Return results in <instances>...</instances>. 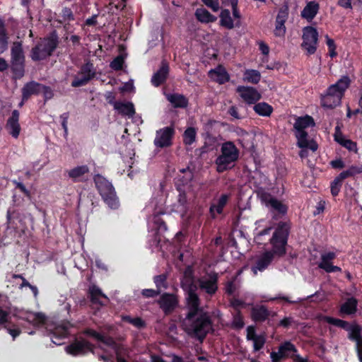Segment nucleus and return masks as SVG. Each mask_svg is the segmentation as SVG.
Masks as SVG:
<instances>
[{
	"instance_id": "1",
	"label": "nucleus",
	"mask_w": 362,
	"mask_h": 362,
	"mask_svg": "<svg viewBox=\"0 0 362 362\" xmlns=\"http://www.w3.org/2000/svg\"><path fill=\"white\" fill-rule=\"evenodd\" d=\"M239 156L240 150L233 141L223 142L221 146L220 154L214 161L216 172L223 173L233 169Z\"/></svg>"
},
{
	"instance_id": "2",
	"label": "nucleus",
	"mask_w": 362,
	"mask_h": 362,
	"mask_svg": "<svg viewBox=\"0 0 362 362\" xmlns=\"http://www.w3.org/2000/svg\"><path fill=\"white\" fill-rule=\"evenodd\" d=\"M187 321L189 322L186 329L187 334L201 342L203 341L212 327V320L209 313L202 311L194 318Z\"/></svg>"
},
{
	"instance_id": "3",
	"label": "nucleus",
	"mask_w": 362,
	"mask_h": 362,
	"mask_svg": "<svg viewBox=\"0 0 362 362\" xmlns=\"http://www.w3.org/2000/svg\"><path fill=\"white\" fill-rule=\"evenodd\" d=\"M289 233L290 226L288 223L282 221L278 223L277 227L270 239L272 250H267L272 253L274 258L275 256L280 258L286 255V246L287 245Z\"/></svg>"
},
{
	"instance_id": "4",
	"label": "nucleus",
	"mask_w": 362,
	"mask_h": 362,
	"mask_svg": "<svg viewBox=\"0 0 362 362\" xmlns=\"http://www.w3.org/2000/svg\"><path fill=\"white\" fill-rule=\"evenodd\" d=\"M59 43V37L57 31L54 30L32 48L30 51L32 60L39 62L52 56Z\"/></svg>"
},
{
	"instance_id": "5",
	"label": "nucleus",
	"mask_w": 362,
	"mask_h": 362,
	"mask_svg": "<svg viewBox=\"0 0 362 362\" xmlns=\"http://www.w3.org/2000/svg\"><path fill=\"white\" fill-rule=\"evenodd\" d=\"M93 181L104 202L110 209H117L119 206V200L112 184L100 174L94 175Z\"/></svg>"
},
{
	"instance_id": "6",
	"label": "nucleus",
	"mask_w": 362,
	"mask_h": 362,
	"mask_svg": "<svg viewBox=\"0 0 362 362\" xmlns=\"http://www.w3.org/2000/svg\"><path fill=\"white\" fill-rule=\"evenodd\" d=\"M218 274L214 271L206 272L197 280L200 292L209 297H213L218 289Z\"/></svg>"
},
{
	"instance_id": "7",
	"label": "nucleus",
	"mask_w": 362,
	"mask_h": 362,
	"mask_svg": "<svg viewBox=\"0 0 362 362\" xmlns=\"http://www.w3.org/2000/svg\"><path fill=\"white\" fill-rule=\"evenodd\" d=\"M155 302L166 316L173 314L180 304L178 296L173 293L168 292L161 293Z\"/></svg>"
},
{
	"instance_id": "8",
	"label": "nucleus",
	"mask_w": 362,
	"mask_h": 362,
	"mask_svg": "<svg viewBox=\"0 0 362 362\" xmlns=\"http://www.w3.org/2000/svg\"><path fill=\"white\" fill-rule=\"evenodd\" d=\"M175 129L173 125L160 128L156 132L153 144L156 148H165L170 147L173 144Z\"/></svg>"
},
{
	"instance_id": "9",
	"label": "nucleus",
	"mask_w": 362,
	"mask_h": 362,
	"mask_svg": "<svg viewBox=\"0 0 362 362\" xmlns=\"http://www.w3.org/2000/svg\"><path fill=\"white\" fill-rule=\"evenodd\" d=\"M82 77L75 76L71 81V86L74 88L81 87L89 83L96 76V70L93 64L90 61H86L80 68L78 73Z\"/></svg>"
},
{
	"instance_id": "10",
	"label": "nucleus",
	"mask_w": 362,
	"mask_h": 362,
	"mask_svg": "<svg viewBox=\"0 0 362 362\" xmlns=\"http://www.w3.org/2000/svg\"><path fill=\"white\" fill-rule=\"evenodd\" d=\"M318 32L313 26H306L303 30L301 47L307 51L308 55L315 53L318 42Z\"/></svg>"
},
{
	"instance_id": "11",
	"label": "nucleus",
	"mask_w": 362,
	"mask_h": 362,
	"mask_svg": "<svg viewBox=\"0 0 362 362\" xmlns=\"http://www.w3.org/2000/svg\"><path fill=\"white\" fill-rule=\"evenodd\" d=\"M315 123L313 117L305 115L303 117H297L293 124V129L296 131L295 136L298 139H301V146H305V138L308 137V132L305 129L315 126Z\"/></svg>"
},
{
	"instance_id": "12",
	"label": "nucleus",
	"mask_w": 362,
	"mask_h": 362,
	"mask_svg": "<svg viewBox=\"0 0 362 362\" xmlns=\"http://www.w3.org/2000/svg\"><path fill=\"white\" fill-rule=\"evenodd\" d=\"M67 354L73 356H83L89 351H93V345L83 338L75 339L70 344L66 346Z\"/></svg>"
},
{
	"instance_id": "13",
	"label": "nucleus",
	"mask_w": 362,
	"mask_h": 362,
	"mask_svg": "<svg viewBox=\"0 0 362 362\" xmlns=\"http://www.w3.org/2000/svg\"><path fill=\"white\" fill-rule=\"evenodd\" d=\"M69 328L70 323L69 322H64L59 325H54L52 328H48L47 331L49 332L52 343L56 345H61L63 344L62 340L66 338L69 335Z\"/></svg>"
},
{
	"instance_id": "14",
	"label": "nucleus",
	"mask_w": 362,
	"mask_h": 362,
	"mask_svg": "<svg viewBox=\"0 0 362 362\" xmlns=\"http://www.w3.org/2000/svg\"><path fill=\"white\" fill-rule=\"evenodd\" d=\"M185 300L188 310L185 317L187 320H192L199 313L204 311V308L200 306L201 300L198 294L191 293L189 296H186Z\"/></svg>"
},
{
	"instance_id": "15",
	"label": "nucleus",
	"mask_w": 362,
	"mask_h": 362,
	"mask_svg": "<svg viewBox=\"0 0 362 362\" xmlns=\"http://www.w3.org/2000/svg\"><path fill=\"white\" fill-rule=\"evenodd\" d=\"M262 201L267 206L271 208L272 211L279 215L284 216L288 211V206L281 201L274 197L268 192H264L261 195Z\"/></svg>"
},
{
	"instance_id": "16",
	"label": "nucleus",
	"mask_w": 362,
	"mask_h": 362,
	"mask_svg": "<svg viewBox=\"0 0 362 362\" xmlns=\"http://www.w3.org/2000/svg\"><path fill=\"white\" fill-rule=\"evenodd\" d=\"M236 91L247 105H255L262 98L258 90L252 86H239Z\"/></svg>"
},
{
	"instance_id": "17",
	"label": "nucleus",
	"mask_w": 362,
	"mask_h": 362,
	"mask_svg": "<svg viewBox=\"0 0 362 362\" xmlns=\"http://www.w3.org/2000/svg\"><path fill=\"white\" fill-rule=\"evenodd\" d=\"M170 67L167 62L163 60L158 70L151 77V84L155 87H159L167 81L169 75Z\"/></svg>"
},
{
	"instance_id": "18",
	"label": "nucleus",
	"mask_w": 362,
	"mask_h": 362,
	"mask_svg": "<svg viewBox=\"0 0 362 362\" xmlns=\"http://www.w3.org/2000/svg\"><path fill=\"white\" fill-rule=\"evenodd\" d=\"M90 169L87 165H78L69 170L68 176L74 182H86L88 180V175Z\"/></svg>"
},
{
	"instance_id": "19",
	"label": "nucleus",
	"mask_w": 362,
	"mask_h": 362,
	"mask_svg": "<svg viewBox=\"0 0 362 362\" xmlns=\"http://www.w3.org/2000/svg\"><path fill=\"white\" fill-rule=\"evenodd\" d=\"M342 98L334 93H330L327 88L325 93L320 96V104L322 107L332 110L341 105Z\"/></svg>"
},
{
	"instance_id": "20",
	"label": "nucleus",
	"mask_w": 362,
	"mask_h": 362,
	"mask_svg": "<svg viewBox=\"0 0 362 362\" xmlns=\"http://www.w3.org/2000/svg\"><path fill=\"white\" fill-rule=\"evenodd\" d=\"M351 83V80L348 75L342 76L335 83L328 87L329 91L343 98L345 92L350 87Z\"/></svg>"
},
{
	"instance_id": "21",
	"label": "nucleus",
	"mask_w": 362,
	"mask_h": 362,
	"mask_svg": "<svg viewBox=\"0 0 362 362\" xmlns=\"http://www.w3.org/2000/svg\"><path fill=\"white\" fill-rule=\"evenodd\" d=\"M209 77L218 84H224L230 81V75L226 68L218 64L215 69H211L208 73Z\"/></svg>"
},
{
	"instance_id": "22",
	"label": "nucleus",
	"mask_w": 362,
	"mask_h": 362,
	"mask_svg": "<svg viewBox=\"0 0 362 362\" xmlns=\"http://www.w3.org/2000/svg\"><path fill=\"white\" fill-rule=\"evenodd\" d=\"M19 112L17 110L12 111L11 116L8 119L6 128L10 129V134L17 139L20 134L21 126L19 124Z\"/></svg>"
},
{
	"instance_id": "23",
	"label": "nucleus",
	"mask_w": 362,
	"mask_h": 362,
	"mask_svg": "<svg viewBox=\"0 0 362 362\" xmlns=\"http://www.w3.org/2000/svg\"><path fill=\"white\" fill-rule=\"evenodd\" d=\"M274 259V258L270 252L265 251L257 259L255 265L252 267V271L255 274H257V270L259 272L264 271L272 263Z\"/></svg>"
},
{
	"instance_id": "24",
	"label": "nucleus",
	"mask_w": 362,
	"mask_h": 362,
	"mask_svg": "<svg viewBox=\"0 0 362 362\" xmlns=\"http://www.w3.org/2000/svg\"><path fill=\"white\" fill-rule=\"evenodd\" d=\"M41 87V83L34 81L26 83L21 89L23 100L27 101L32 95H38Z\"/></svg>"
},
{
	"instance_id": "25",
	"label": "nucleus",
	"mask_w": 362,
	"mask_h": 362,
	"mask_svg": "<svg viewBox=\"0 0 362 362\" xmlns=\"http://www.w3.org/2000/svg\"><path fill=\"white\" fill-rule=\"evenodd\" d=\"M166 99L174 108H186L189 104L188 98L183 94L173 93L165 95Z\"/></svg>"
},
{
	"instance_id": "26",
	"label": "nucleus",
	"mask_w": 362,
	"mask_h": 362,
	"mask_svg": "<svg viewBox=\"0 0 362 362\" xmlns=\"http://www.w3.org/2000/svg\"><path fill=\"white\" fill-rule=\"evenodd\" d=\"M334 140L349 151L358 152L357 144L351 139H345L340 132L339 127L335 128Z\"/></svg>"
},
{
	"instance_id": "27",
	"label": "nucleus",
	"mask_w": 362,
	"mask_h": 362,
	"mask_svg": "<svg viewBox=\"0 0 362 362\" xmlns=\"http://www.w3.org/2000/svg\"><path fill=\"white\" fill-rule=\"evenodd\" d=\"M90 301L93 304L105 305L108 301V298L96 286H93L89 289Z\"/></svg>"
},
{
	"instance_id": "28",
	"label": "nucleus",
	"mask_w": 362,
	"mask_h": 362,
	"mask_svg": "<svg viewBox=\"0 0 362 362\" xmlns=\"http://www.w3.org/2000/svg\"><path fill=\"white\" fill-rule=\"evenodd\" d=\"M219 18H220L219 25L221 27H223L226 29L231 30L235 26H236V27L240 26V21L236 22L235 24L234 23V21L230 16V12L227 8H223L221 10L220 15H219Z\"/></svg>"
},
{
	"instance_id": "29",
	"label": "nucleus",
	"mask_w": 362,
	"mask_h": 362,
	"mask_svg": "<svg viewBox=\"0 0 362 362\" xmlns=\"http://www.w3.org/2000/svg\"><path fill=\"white\" fill-rule=\"evenodd\" d=\"M230 197V194H222L218 198L217 203L210 206L209 212L213 218L216 217L215 212H216L217 214H221L223 213V209L226 206Z\"/></svg>"
},
{
	"instance_id": "30",
	"label": "nucleus",
	"mask_w": 362,
	"mask_h": 362,
	"mask_svg": "<svg viewBox=\"0 0 362 362\" xmlns=\"http://www.w3.org/2000/svg\"><path fill=\"white\" fill-rule=\"evenodd\" d=\"M269 315L270 312L264 305L253 307L251 310V317L255 322H264Z\"/></svg>"
},
{
	"instance_id": "31",
	"label": "nucleus",
	"mask_w": 362,
	"mask_h": 362,
	"mask_svg": "<svg viewBox=\"0 0 362 362\" xmlns=\"http://www.w3.org/2000/svg\"><path fill=\"white\" fill-rule=\"evenodd\" d=\"M319 8L320 5L317 2L314 1H310L301 11V16L308 21H310L316 16Z\"/></svg>"
},
{
	"instance_id": "32",
	"label": "nucleus",
	"mask_w": 362,
	"mask_h": 362,
	"mask_svg": "<svg viewBox=\"0 0 362 362\" xmlns=\"http://www.w3.org/2000/svg\"><path fill=\"white\" fill-rule=\"evenodd\" d=\"M11 62H25L21 41H16L11 49Z\"/></svg>"
},
{
	"instance_id": "33",
	"label": "nucleus",
	"mask_w": 362,
	"mask_h": 362,
	"mask_svg": "<svg viewBox=\"0 0 362 362\" xmlns=\"http://www.w3.org/2000/svg\"><path fill=\"white\" fill-rule=\"evenodd\" d=\"M114 107L123 115L132 117L135 114V109L132 103L115 102Z\"/></svg>"
},
{
	"instance_id": "34",
	"label": "nucleus",
	"mask_w": 362,
	"mask_h": 362,
	"mask_svg": "<svg viewBox=\"0 0 362 362\" xmlns=\"http://www.w3.org/2000/svg\"><path fill=\"white\" fill-rule=\"evenodd\" d=\"M195 16L199 22L204 23H214L217 20V18L206 8H197L195 12Z\"/></svg>"
},
{
	"instance_id": "35",
	"label": "nucleus",
	"mask_w": 362,
	"mask_h": 362,
	"mask_svg": "<svg viewBox=\"0 0 362 362\" xmlns=\"http://www.w3.org/2000/svg\"><path fill=\"white\" fill-rule=\"evenodd\" d=\"M253 110L257 115L262 117H269L274 110L272 106L265 102L256 103Z\"/></svg>"
},
{
	"instance_id": "36",
	"label": "nucleus",
	"mask_w": 362,
	"mask_h": 362,
	"mask_svg": "<svg viewBox=\"0 0 362 362\" xmlns=\"http://www.w3.org/2000/svg\"><path fill=\"white\" fill-rule=\"evenodd\" d=\"M358 300L354 298H348L341 306L340 311L346 315L354 314L357 310Z\"/></svg>"
},
{
	"instance_id": "37",
	"label": "nucleus",
	"mask_w": 362,
	"mask_h": 362,
	"mask_svg": "<svg viewBox=\"0 0 362 362\" xmlns=\"http://www.w3.org/2000/svg\"><path fill=\"white\" fill-rule=\"evenodd\" d=\"M153 283L156 285V289L161 293L163 291L168 289V274L165 273L156 275L153 278Z\"/></svg>"
},
{
	"instance_id": "38",
	"label": "nucleus",
	"mask_w": 362,
	"mask_h": 362,
	"mask_svg": "<svg viewBox=\"0 0 362 362\" xmlns=\"http://www.w3.org/2000/svg\"><path fill=\"white\" fill-rule=\"evenodd\" d=\"M11 71L14 79H21L25 74V62H11Z\"/></svg>"
},
{
	"instance_id": "39",
	"label": "nucleus",
	"mask_w": 362,
	"mask_h": 362,
	"mask_svg": "<svg viewBox=\"0 0 362 362\" xmlns=\"http://www.w3.org/2000/svg\"><path fill=\"white\" fill-rule=\"evenodd\" d=\"M243 80L247 83L257 84L261 80V74L255 69H246L243 74Z\"/></svg>"
},
{
	"instance_id": "40",
	"label": "nucleus",
	"mask_w": 362,
	"mask_h": 362,
	"mask_svg": "<svg viewBox=\"0 0 362 362\" xmlns=\"http://www.w3.org/2000/svg\"><path fill=\"white\" fill-rule=\"evenodd\" d=\"M8 40L4 21L0 19V54L8 49Z\"/></svg>"
},
{
	"instance_id": "41",
	"label": "nucleus",
	"mask_w": 362,
	"mask_h": 362,
	"mask_svg": "<svg viewBox=\"0 0 362 362\" xmlns=\"http://www.w3.org/2000/svg\"><path fill=\"white\" fill-rule=\"evenodd\" d=\"M196 129L192 127H187L182 134L183 144L187 146H191L196 141Z\"/></svg>"
},
{
	"instance_id": "42",
	"label": "nucleus",
	"mask_w": 362,
	"mask_h": 362,
	"mask_svg": "<svg viewBox=\"0 0 362 362\" xmlns=\"http://www.w3.org/2000/svg\"><path fill=\"white\" fill-rule=\"evenodd\" d=\"M74 20L75 16L72 10L70 8L64 7L59 13L58 22L61 24L66 25Z\"/></svg>"
},
{
	"instance_id": "43",
	"label": "nucleus",
	"mask_w": 362,
	"mask_h": 362,
	"mask_svg": "<svg viewBox=\"0 0 362 362\" xmlns=\"http://www.w3.org/2000/svg\"><path fill=\"white\" fill-rule=\"evenodd\" d=\"M347 331L349 332V339L352 341H356V345L358 344L361 340L362 339L361 327L358 325H350L349 329H348Z\"/></svg>"
},
{
	"instance_id": "44",
	"label": "nucleus",
	"mask_w": 362,
	"mask_h": 362,
	"mask_svg": "<svg viewBox=\"0 0 362 362\" xmlns=\"http://www.w3.org/2000/svg\"><path fill=\"white\" fill-rule=\"evenodd\" d=\"M344 177H341L340 173L331 182L330 190L333 197H337L341 188Z\"/></svg>"
},
{
	"instance_id": "45",
	"label": "nucleus",
	"mask_w": 362,
	"mask_h": 362,
	"mask_svg": "<svg viewBox=\"0 0 362 362\" xmlns=\"http://www.w3.org/2000/svg\"><path fill=\"white\" fill-rule=\"evenodd\" d=\"M181 287L186 292V296H189L191 293L197 294L198 284H194L193 280L182 281Z\"/></svg>"
},
{
	"instance_id": "46",
	"label": "nucleus",
	"mask_w": 362,
	"mask_h": 362,
	"mask_svg": "<svg viewBox=\"0 0 362 362\" xmlns=\"http://www.w3.org/2000/svg\"><path fill=\"white\" fill-rule=\"evenodd\" d=\"M279 351L285 358L288 357V352L296 353L297 352V349L295 346V345L292 344L291 341H286L279 346Z\"/></svg>"
},
{
	"instance_id": "47",
	"label": "nucleus",
	"mask_w": 362,
	"mask_h": 362,
	"mask_svg": "<svg viewBox=\"0 0 362 362\" xmlns=\"http://www.w3.org/2000/svg\"><path fill=\"white\" fill-rule=\"evenodd\" d=\"M326 322L327 323H329V325L337 326V327L342 328L346 331L348 330V329H349V326H350V324L347 321L334 318L332 317H327Z\"/></svg>"
},
{
	"instance_id": "48",
	"label": "nucleus",
	"mask_w": 362,
	"mask_h": 362,
	"mask_svg": "<svg viewBox=\"0 0 362 362\" xmlns=\"http://www.w3.org/2000/svg\"><path fill=\"white\" fill-rule=\"evenodd\" d=\"M81 333L84 335L92 337L97 339L98 341L108 344V343L106 341L105 337L102 334L96 332L93 329L86 328L81 332Z\"/></svg>"
},
{
	"instance_id": "49",
	"label": "nucleus",
	"mask_w": 362,
	"mask_h": 362,
	"mask_svg": "<svg viewBox=\"0 0 362 362\" xmlns=\"http://www.w3.org/2000/svg\"><path fill=\"white\" fill-rule=\"evenodd\" d=\"M362 173V166L351 165L346 170H344L340 173L341 177L344 179H346L349 177H354L356 175Z\"/></svg>"
},
{
	"instance_id": "50",
	"label": "nucleus",
	"mask_w": 362,
	"mask_h": 362,
	"mask_svg": "<svg viewBox=\"0 0 362 362\" xmlns=\"http://www.w3.org/2000/svg\"><path fill=\"white\" fill-rule=\"evenodd\" d=\"M124 64V56L119 54L110 63V67L115 71H121Z\"/></svg>"
},
{
	"instance_id": "51",
	"label": "nucleus",
	"mask_w": 362,
	"mask_h": 362,
	"mask_svg": "<svg viewBox=\"0 0 362 362\" xmlns=\"http://www.w3.org/2000/svg\"><path fill=\"white\" fill-rule=\"evenodd\" d=\"M47 317L42 313H35L33 314L30 322L35 326L43 325L45 324Z\"/></svg>"
},
{
	"instance_id": "52",
	"label": "nucleus",
	"mask_w": 362,
	"mask_h": 362,
	"mask_svg": "<svg viewBox=\"0 0 362 362\" xmlns=\"http://www.w3.org/2000/svg\"><path fill=\"white\" fill-rule=\"evenodd\" d=\"M123 320L138 328H142L146 325L145 322L139 317L132 318L130 316L127 315L123 317Z\"/></svg>"
},
{
	"instance_id": "53",
	"label": "nucleus",
	"mask_w": 362,
	"mask_h": 362,
	"mask_svg": "<svg viewBox=\"0 0 362 362\" xmlns=\"http://www.w3.org/2000/svg\"><path fill=\"white\" fill-rule=\"evenodd\" d=\"M245 325L243 317L240 313V311L238 310V313L233 316V320L232 322V327L236 329H242Z\"/></svg>"
},
{
	"instance_id": "54",
	"label": "nucleus",
	"mask_w": 362,
	"mask_h": 362,
	"mask_svg": "<svg viewBox=\"0 0 362 362\" xmlns=\"http://www.w3.org/2000/svg\"><path fill=\"white\" fill-rule=\"evenodd\" d=\"M300 141H301V139H299L297 140V146L299 148H306V149L309 148L311 151H313V152L317 151V149L318 148V145L316 143V141H315L314 140L308 141V137H305V146H301Z\"/></svg>"
},
{
	"instance_id": "55",
	"label": "nucleus",
	"mask_w": 362,
	"mask_h": 362,
	"mask_svg": "<svg viewBox=\"0 0 362 362\" xmlns=\"http://www.w3.org/2000/svg\"><path fill=\"white\" fill-rule=\"evenodd\" d=\"M266 342V339L263 335H259L255 340L253 341V349L254 351H259L261 350Z\"/></svg>"
},
{
	"instance_id": "56",
	"label": "nucleus",
	"mask_w": 362,
	"mask_h": 362,
	"mask_svg": "<svg viewBox=\"0 0 362 362\" xmlns=\"http://www.w3.org/2000/svg\"><path fill=\"white\" fill-rule=\"evenodd\" d=\"M141 296L146 298H153L156 296H159L160 293L156 288H144L141 290Z\"/></svg>"
},
{
	"instance_id": "57",
	"label": "nucleus",
	"mask_w": 362,
	"mask_h": 362,
	"mask_svg": "<svg viewBox=\"0 0 362 362\" xmlns=\"http://www.w3.org/2000/svg\"><path fill=\"white\" fill-rule=\"evenodd\" d=\"M286 33L285 23L276 21L274 34L276 37H284Z\"/></svg>"
},
{
	"instance_id": "58",
	"label": "nucleus",
	"mask_w": 362,
	"mask_h": 362,
	"mask_svg": "<svg viewBox=\"0 0 362 362\" xmlns=\"http://www.w3.org/2000/svg\"><path fill=\"white\" fill-rule=\"evenodd\" d=\"M216 122H217L214 119H209L207 121V122L205 124L204 130L206 132V139H213V140L215 139V138L211 136V134L210 132H211V129L213 128L214 125Z\"/></svg>"
},
{
	"instance_id": "59",
	"label": "nucleus",
	"mask_w": 362,
	"mask_h": 362,
	"mask_svg": "<svg viewBox=\"0 0 362 362\" xmlns=\"http://www.w3.org/2000/svg\"><path fill=\"white\" fill-rule=\"evenodd\" d=\"M4 327L7 329V332L12 336L13 339H15L18 336L20 335L21 331L20 328L13 325V327L10 326V323L4 325Z\"/></svg>"
},
{
	"instance_id": "60",
	"label": "nucleus",
	"mask_w": 362,
	"mask_h": 362,
	"mask_svg": "<svg viewBox=\"0 0 362 362\" xmlns=\"http://www.w3.org/2000/svg\"><path fill=\"white\" fill-rule=\"evenodd\" d=\"M153 219L158 230L163 232L168 230L166 223L159 216H155Z\"/></svg>"
},
{
	"instance_id": "61",
	"label": "nucleus",
	"mask_w": 362,
	"mask_h": 362,
	"mask_svg": "<svg viewBox=\"0 0 362 362\" xmlns=\"http://www.w3.org/2000/svg\"><path fill=\"white\" fill-rule=\"evenodd\" d=\"M202 2L208 7L211 8L212 11H217L219 10V1L220 0H202ZM224 3L223 0H221Z\"/></svg>"
},
{
	"instance_id": "62",
	"label": "nucleus",
	"mask_w": 362,
	"mask_h": 362,
	"mask_svg": "<svg viewBox=\"0 0 362 362\" xmlns=\"http://www.w3.org/2000/svg\"><path fill=\"white\" fill-rule=\"evenodd\" d=\"M235 280V279L234 278L233 280L228 281L225 286V292L228 296L233 295L236 290Z\"/></svg>"
},
{
	"instance_id": "63",
	"label": "nucleus",
	"mask_w": 362,
	"mask_h": 362,
	"mask_svg": "<svg viewBox=\"0 0 362 362\" xmlns=\"http://www.w3.org/2000/svg\"><path fill=\"white\" fill-rule=\"evenodd\" d=\"M42 93L45 100H49L53 98L54 93L52 88L49 86L42 84L40 88V93Z\"/></svg>"
},
{
	"instance_id": "64",
	"label": "nucleus",
	"mask_w": 362,
	"mask_h": 362,
	"mask_svg": "<svg viewBox=\"0 0 362 362\" xmlns=\"http://www.w3.org/2000/svg\"><path fill=\"white\" fill-rule=\"evenodd\" d=\"M288 13L287 8H280L276 18V21L285 23L288 18Z\"/></svg>"
}]
</instances>
